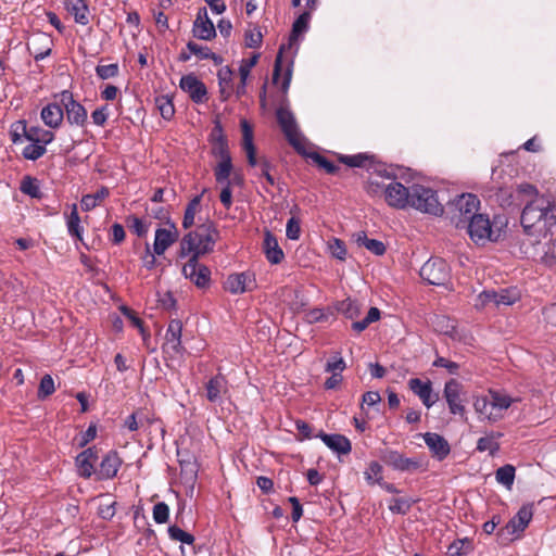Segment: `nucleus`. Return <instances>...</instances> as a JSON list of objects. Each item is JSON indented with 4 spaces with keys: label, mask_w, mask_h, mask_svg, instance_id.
<instances>
[{
    "label": "nucleus",
    "mask_w": 556,
    "mask_h": 556,
    "mask_svg": "<svg viewBox=\"0 0 556 556\" xmlns=\"http://www.w3.org/2000/svg\"><path fill=\"white\" fill-rule=\"evenodd\" d=\"M311 17V12L305 11L294 21L288 46L282 45L277 53L273 81L276 85H280L283 93L288 91L292 79L293 58L299 48V36L307 31Z\"/></svg>",
    "instance_id": "1"
},
{
    "label": "nucleus",
    "mask_w": 556,
    "mask_h": 556,
    "mask_svg": "<svg viewBox=\"0 0 556 556\" xmlns=\"http://www.w3.org/2000/svg\"><path fill=\"white\" fill-rule=\"evenodd\" d=\"M218 237L219 232L213 222L206 220L198 225L194 230L189 231L180 240L178 257L200 258L213 252Z\"/></svg>",
    "instance_id": "2"
},
{
    "label": "nucleus",
    "mask_w": 556,
    "mask_h": 556,
    "mask_svg": "<svg viewBox=\"0 0 556 556\" xmlns=\"http://www.w3.org/2000/svg\"><path fill=\"white\" fill-rule=\"evenodd\" d=\"M555 224L556 206L545 198H536L528 203L521 213V225L529 235L547 230Z\"/></svg>",
    "instance_id": "3"
},
{
    "label": "nucleus",
    "mask_w": 556,
    "mask_h": 556,
    "mask_svg": "<svg viewBox=\"0 0 556 556\" xmlns=\"http://www.w3.org/2000/svg\"><path fill=\"white\" fill-rule=\"evenodd\" d=\"M480 200L473 193L457 195L448 204V216L451 223L458 229L465 228L466 224L478 213Z\"/></svg>",
    "instance_id": "4"
},
{
    "label": "nucleus",
    "mask_w": 556,
    "mask_h": 556,
    "mask_svg": "<svg viewBox=\"0 0 556 556\" xmlns=\"http://www.w3.org/2000/svg\"><path fill=\"white\" fill-rule=\"evenodd\" d=\"M410 192L409 207L434 216L443 214L444 207L438 199L437 191L422 185H413Z\"/></svg>",
    "instance_id": "5"
},
{
    "label": "nucleus",
    "mask_w": 556,
    "mask_h": 556,
    "mask_svg": "<svg viewBox=\"0 0 556 556\" xmlns=\"http://www.w3.org/2000/svg\"><path fill=\"white\" fill-rule=\"evenodd\" d=\"M464 229L467 230L469 238L479 245L496 241L500 237V229L493 226L489 215L482 213H477Z\"/></svg>",
    "instance_id": "6"
},
{
    "label": "nucleus",
    "mask_w": 556,
    "mask_h": 556,
    "mask_svg": "<svg viewBox=\"0 0 556 556\" xmlns=\"http://www.w3.org/2000/svg\"><path fill=\"white\" fill-rule=\"evenodd\" d=\"M277 122L288 142L301 154H305L304 139L299 130L295 117L287 105L276 111Z\"/></svg>",
    "instance_id": "7"
},
{
    "label": "nucleus",
    "mask_w": 556,
    "mask_h": 556,
    "mask_svg": "<svg viewBox=\"0 0 556 556\" xmlns=\"http://www.w3.org/2000/svg\"><path fill=\"white\" fill-rule=\"evenodd\" d=\"M55 97L59 98L63 106L67 123L76 127H85L88 121L87 110L81 103L74 99L73 92L63 90Z\"/></svg>",
    "instance_id": "8"
},
{
    "label": "nucleus",
    "mask_w": 556,
    "mask_h": 556,
    "mask_svg": "<svg viewBox=\"0 0 556 556\" xmlns=\"http://www.w3.org/2000/svg\"><path fill=\"white\" fill-rule=\"evenodd\" d=\"M419 275L429 285L443 286L451 277V269L443 258L431 257L421 266Z\"/></svg>",
    "instance_id": "9"
},
{
    "label": "nucleus",
    "mask_w": 556,
    "mask_h": 556,
    "mask_svg": "<svg viewBox=\"0 0 556 556\" xmlns=\"http://www.w3.org/2000/svg\"><path fill=\"white\" fill-rule=\"evenodd\" d=\"M381 460L397 471H417L422 470L424 462L418 457H405L402 453L395 450H384L380 456Z\"/></svg>",
    "instance_id": "10"
},
{
    "label": "nucleus",
    "mask_w": 556,
    "mask_h": 556,
    "mask_svg": "<svg viewBox=\"0 0 556 556\" xmlns=\"http://www.w3.org/2000/svg\"><path fill=\"white\" fill-rule=\"evenodd\" d=\"M519 298V292L516 289L484 290L479 294L476 306L484 307L491 304L495 307L509 306L516 303Z\"/></svg>",
    "instance_id": "11"
},
{
    "label": "nucleus",
    "mask_w": 556,
    "mask_h": 556,
    "mask_svg": "<svg viewBox=\"0 0 556 556\" xmlns=\"http://www.w3.org/2000/svg\"><path fill=\"white\" fill-rule=\"evenodd\" d=\"M383 194L389 206L397 210L409 207L410 187H405L403 184L392 180L383 187Z\"/></svg>",
    "instance_id": "12"
},
{
    "label": "nucleus",
    "mask_w": 556,
    "mask_h": 556,
    "mask_svg": "<svg viewBox=\"0 0 556 556\" xmlns=\"http://www.w3.org/2000/svg\"><path fill=\"white\" fill-rule=\"evenodd\" d=\"M181 334L182 323L179 319H172L166 329L163 352L170 356L182 355L186 350L181 344Z\"/></svg>",
    "instance_id": "13"
},
{
    "label": "nucleus",
    "mask_w": 556,
    "mask_h": 556,
    "mask_svg": "<svg viewBox=\"0 0 556 556\" xmlns=\"http://www.w3.org/2000/svg\"><path fill=\"white\" fill-rule=\"evenodd\" d=\"M182 275L198 288H205L211 281V270L207 266L199 264V258L190 257L182 266Z\"/></svg>",
    "instance_id": "14"
},
{
    "label": "nucleus",
    "mask_w": 556,
    "mask_h": 556,
    "mask_svg": "<svg viewBox=\"0 0 556 556\" xmlns=\"http://www.w3.org/2000/svg\"><path fill=\"white\" fill-rule=\"evenodd\" d=\"M179 87L194 103L199 104L207 100V89L205 85L193 74L182 76L179 81Z\"/></svg>",
    "instance_id": "15"
},
{
    "label": "nucleus",
    "mask_w": 556,
    "mask_h": 556,
    "mask_svg": "<svg viewBox=\"0 0 556 556\" xmlns=\"http://www.w3.org/2000/svg\"><path fill=\"white\" fill-rule=\"evenodd\" d=\"M463 386L456 379H450L444 384L443 395L447 402L450 413L453 415L465 414V406L460 399Z\"/></svg>",
    "instance_id": "16"
},
{
    "label": "nucleus",
    "mask_w": 556,
    "mask_h": 556,
    "mask_svg": "<svg viewBox=\"0 0 556 556\" xmlns=\"http://www.w3.org/2000/svg\"><path fill=\"white\" fill-rule=\"evenodd\" d=\"M225 290L231 294H241L255 288L254 275L248 271L231 274L224 283Z\"/></svg>",
    "instance_id": "17"
},
{
    "label": "nucleus",
    "mask_w": 556,
    "mask_h": 556,
    "mask_svg": "<svg viewBox=\"0 0 556 556\" xmlns=\"http://www.w3.org/2000/svg\"><path fill=\"white\" fill-rule=\"evenodd\" d=\"M179 232L173 223H168L167 227L157 228L153 242V251L156 255H162L165 251L177 241Z\"/></svg>",
    "instance_id": "18"
},
{
    "label": "nucleus",
    "mask_w": 556,
    "mask_h": 556,
    "mask_svg": "<svg viewBox=\"0 0 556 556\" xmlns=\"http://www.w3.org/2000/svg\"><path fill=\"white\" fill-rule=\"evenodd\" d=\"M192 34L201 40H211L216 36V29L207 15L206 8H200L193 22Z\"/></svg>",
    "instance_id": "19"
},
{
    "label": "nucleus",
    "mask_w": 556,
    "mask_h": 556,
    "mask_svg": "<svg viewBox=\"0 0 556 556\" xmlns=\"http://www.w3.org/2000/svg\"><path fill=\"white\" fill-rule=\"evenodd\" d=\"M205 396L208 402L220 404L228 394V381L222 374H217L205 383Z\"/></svg>",
    "instance_id": "20"
},
{
    "label": "nucleus",
    "mask_w": 556,
    "mask_h": 556,
    "mask_svg": "<svg viewBox=\"0 0 556 556\" xmlns=\"http://www.w3.org/2000/svg\"><path fill=\"white\" fill-rule=\"evenodd\" d=\"M473 408L480 420L496 422L503 418V414H498L493 405L490 392L488 395L477 396L473 401Z\"/></svg>",
    "instance_id": "21"
},
{
    "label": "nucleus",
    "mask_w": 556,
    "mask_h": 556,
    "mask_svg": "<svg viewBox=\"0 0 556 556\" xmlns=\"http://www.w3.org/2000/svg\"><path fill=\"white\" fill-rule=\"evenodd\" d=\"M409 389L420 399L422 404L430 408L435 404L439 396L433 393L432 383L430 380H421L419 378H412L408 381Z\"/></svg>",
    "instance_id": "22"
},
{
    "label": "nucleus",
    "mask_w": 556,
    "mask_h": 556,
    "mask_svg": "<svg viewBox=\"0 0 556 556\" xmlns=\"http://www.w3.org/2000/svg\"><path fill=\"white\" fill-rule=\"evenodd\" d=\"M97 459L98 452L94 446L80 452L75 459L78 475L85 479H89L93 473H96L94 463Z\"/></svg>",
    "instance_id": "23"
},
{
    "label": "nucleus",
    "mask_w": 556,
    "mask_h": 556,
    "mask_svg": "<svg viewBox=\"0 0 556 556\" xmlns=\"http://www.w3.org/2000/svg\"><path fill=\"white\" fill-rule=\"evenodd\" d=\"M422 438L432 456L438 460H443L448 456L451 447L444 437L434 432H426Z\"/></svg>",
    "instance_id": "24"
},
{
    "label": "nucleus",
    "mask_w": 556,
    "mask_h": 556,
    "mask_svg": "<svg viewBox=\"0 0 556 556\" xmlns=\"http://www.w3.org/2000/svg\"><path fill=\"white\" fill-rule=\"evenodd\" d=\"M122 459L116 451H110L101 460L100 468L96 472L99 480H108L116 477L121 466Z\"/></svg>",
    "instance_id": "25"
},
{
    "label": "nucleus",
    "mask_w": 556,
    "mask_h": 556,
    "mask_svg": "<svg viewBox=\"0 0 556 556\" xmlns=\"http://www.w3.org/2000/svg\"><path fill=\"white\" fill-rule=\"evenodd\" d=\"M18 127L22 128L24 137L30 142H36L46 147L54 140V134L50 130L35 126L27 127L26 122H18Z\"/></svg>",
    "instance_id": "26"
},
{
    "label": "nucleus",
    "mask_w": 556,
    "mask_h": 556,
    "mask_svg": "<svg viewBox=\"0 0 556 556\" xmlns=\"http://www.w3.org/2000/svg\"><path fill=\"white\" fill-rule=\"evenodd\" d=\"M263 250L270 264H280L285 258V253L279 247L277 238L270 231L265 232Z\"/></svg>",
    "instance_id": "27"
},
{
    "label": "nucleus",
    "mask_w": 556,
    "mask_h": 556,
    "mask_svg": "<svg viewBox=\"0 0 556 556\" xmlns=\"http://www.w3.org/2000/svg\"><path fill=\"white\" fill-rule=\"evenodd\" d=\"M65 8L74 17L77 24L86 26L89 24V7L87 0H64Z\"/></svg>",
    "instance_id": "28"
},
{
    "label": "nucleus",
    "mask_w": 556,
    "mask_h": 556,
    "mask_svg": "<svg viewBox=\"0 0 556 556\" xmlns=\"http://www.w3.org/2000/svg\"><path fill=\"white\" fill-rule=\"evenodd\" d=\"M319 438L332 452L339 455H346L352 450L351 442L345 435L320 433Z\"/></svg>",
    "instance_id": "29"
},
{
    "label": "nucleus",
    "mask_w": 556,
    "mask_h": 556,
    "mask_svg": "<svg viewBox=\"0 0 556 556\" xmlns=\"http://www.w3.org/2000/svg\"><path fill=\"white\" fill-rule=\"evenodd\" d=\"M40 117L46 126L59 128L64 118L63 106L58 103H49L42 108Z\"/></svg>",
    "instance_id": "30"
},
{
    "label": "nucleus",
    "mask_w": 556,
    "mask_h": 556,
    "mask_svg": "<svg viewBox=\"0 0 556 556\" xmlns=\"http://www.w3.org/2000/svg\"><path fill=\"white\" fill-rule=\"evenodd\" d=\"M242 128V148L247 154L248 163L250 166L258 164L256 159V149L253 143V130L245 119L241 121Z\"/></svg>",
    "instance_id": "31"
},
{
    "label": "nucleus",
    "mask_w": 556,
    "mask_h": 556,
    "mask_svg": "<svg viewBox=\"0 0 556 556\" xmlns=\"http://www.w3.org/2000/svg\"><path fill=\"white\" fill-rule=\"evenodd\" d=\"M532 516V508L522 506L506 525L507 531L511 534L522 532L528 527Z\"/></svg>",
    "instance_id": "32"
},
{
    "label": "nucleus",
    "mask_w": 556,
    "mask_h": 556,
    "mask_svg": "<svg viewBox=\"0 0 556 556\" xmlns=\"http://www.w3.org/2000/svg\"><path fill=\"white\" fill-rule=\"evenodd\" d=\"M503 437L501 432H490L485 437H482L477 442V451L489 452L491 456H494L500 450L498 439Z\"/></svg>",
    "instance_id": "33"
},
{
    "label": "nucleus",
    "mask_w": 556,
    "mask_h": 556,
    "mask_svg": "<svg viewBox=\"0 0 556 556\" xmlns=\"http://www.w3.org/2000/svg\"><path fill=\"white\" fill-rule=\"evenodd\" d=\"M67 232L71 237L83 241V227L80 226V217L77 211V204L72 205V211L66 217Z\"/></svg>",
    "instance_id": "34"
},
{
    "label": "nucleus",
    "mask_w": 556,
    "mask_h": 556,
    "mask_svg": "<svg viewBox=\"0 0 556 556\" xmlns=\"http://www.w3.org/2000/svg\"><path fill=\"white\" fill-rule=\"evenodd\" d=\"M356 242L359 247L366 248L375 255L380 256L386 252V245L382 241L368 238L364 231H361L356 235Z\"/></svg>",
    "instance_id": "35"
},
{
    "label": "nucleus",
    "mask_w": 556,
    "mask_h": 556,
    "mask_svg": "<svg viewBox=\"0 0 556 556\" xmlns=\"http://www.w3.org/2000/svg\"><path fill=\"white\" fill-rule=\"evenodd\" d=\"M232 170L231 156H226L224 160H219L214 168V176L218 184H232L230 175Z\"/></svg>",
    "instance_id": "36"
},
{
    "label": "nucleus",
    "mask_w": 556,
    "mask_h": 556,
    "mask_svg": "<svg viewBox=\"0 0 556 556\" xmlns=\"http://www.w3.org/2000/svg\"><path fill=\"white\" fill-rule=\"evenodd\" d=\"M336 309L338 313L351 320L356 319L361 314V305L357 303V301L350 298L338 302Z\"/></svg>",
    "instance_id": "37"
},
{
    "label": "nucleus",
    "mask_w": 556,
    "mask_h": 556,
    "mask_svg": "<svg viewBox=\"0 0 556 556\" xmlns=\"http://www.w3.org/2000/svg\"><path fill=\"white\" fill-rule=\"evenodd\" d=\"M473 545L470 539L464 538L452 542L447 547V554L450 556H464L471 553Z\"/></svg>",
    "instance_id": "38"
},
{
    "label": "nucleus",
    "mask_w": 556,
    "mask_h": 556,
    "mask_svg": "<svg viewBox=\"0 0 556 556\" xmlns=\"http://www.w3.org/2000/svg\"><path fill=\"white\" fill-rule=\"evenodd\" d=\"M490 395L493 400V405L495 406L498 414H503L514 403V399L506 393L496 390H489Z\"/></svg>",
    "instance_id": "39"
},
{
    "label": "nucleus",
    "mask_w": 556,
    "mask_h": 556,
    "mask_svg": "<svg viewBox=\"0 0 556 556\" xmlns=\"http://www.w3.org/2000/svg\"><path fill=\"white\" fill-rule=\"evenodd\" d=\"M200 205H201V195L194 197L188 203V205L185 210L184 218H182V227L185 229H188L194 225L195 214L199 211Z\"/></svg>",
    "instance_id": "40"
},
{
    "label": "nucleus",
    "mask_w": 556,
    "mask_h": 556,
    "mask_svg": "<svg viewBox=\"0 0 556 556\" xmlns=\"http://www.w3.org/2000/svg\"><path fill=\"white\" fill-rule=\"evenodd\" d=\"M20 190L24 194H27L34 199H41L42 197L38 180L30 176H26L22 179Z\"/></svg>",
    "instance_id": "41"
},
{
    "label": "nucleus",
    "mask_w": 556,
    "mask_h": 556,
    "mask_svg": "<svg viewBox=\"0 0 556 556\" xmlns=\"http://www.w3.org/2000/svg\"><path fill=\"white\" fill-rule=\"evenodd\" d=\"M380 311L377 307H370L366 317L362 320H356L352 323V329L361 333L364 331L370 324L378 321L380 319Z\"/></svg>",
    "instance_id": "42"
},
{
    "label": "nucleus",
    "mask_w": 556,
    "mask_h": 556,
    "mask_svg": "<svg viewBox=\"0 0 556 556\" xmlns=\"http://www.w3.org/2000/svg\"><path fill=\"white\" fill-rule=\"evenodd\" d=\"M516 469L513 465H504L495 472L496 481L510 489L515 480Z\"/></svg>",
    "instance_id": "43"
},
{
    "label": "nucleus",
    "mask_w": 556,
    "mask_h": 556,
    "mask_svg": "<svg viewBox=\"0 0 556 556\" xmlns=\"http://www.w3.org/2000/svg\"><path fill=\"white\" fill-rule=\"evenodd\" d=\"M218 85L220 93L229 96L231 91L232 71L229 66H223L217 72Z\"/></svg>",
    "instance_id": "44"
},
{
    "label": "nucleus",
    "mask_w": 556,
    "mask_h": 556,
    "mask_svg": "<svg viewBox=\"0 0 556 556\" xmlns=\"http://www.w3.org/2000/svg\"><path fill=\"white\" fill-rule=\"evenodd\" d=\"M156 108L161 116L169 121L175 114V108L172 99L168 96H160L155 98Z\"/></svg>",
    "instance_id": "45"
},
{
    "label": "nucleus",
    "mask_w": 556,
    "mask_h": 556,
    "mask_svg": "<svg viewBox=\"0 0 556 556\" xmlns=\"http://www.w3.org/2000/svg\"><path fill=\"white\" fill-rule=\"evenodd\" d=\"M368 484H379L382 480V466L378 462H370L364 471Z\"/></svg>",
    "instance_id": "46"
},
{
    "label": "nucleus",
    "mask_w": 556,
    "mask_h": 556,
    "mask_svg": "<svg viewBox=\"0 0 556 556\" xmlns=\"http://www.w3.org/2000/svg\"><path fill=\"white\" fill-rule=\"evenodd\" d=\"M369 160L366 153H358L354 155H339V161L349 167H364Z\"/></svg>",
    "instance_id": "47"
},
{
    "label": "nucleus",
    "mask_w": 556,
    "mask_h": 556,
    "mask_svg": "<svg viewBox=\"0 0 556 556\" xmlns=\"http://www.w3.org/2000/svg\"><path fill=\"white\" fill-rule=\"evenodd\" d=\"M328 250L332 257L339 261H345L348 251L342 240L338 238H331L328 241Z\"/></svg>",
    "instance_id": "48"
},
{
    "label": "nucleus",
    "mask_w": 556,
    "mask_h": 556,
    "mask_svg": "<svg viewBox=\"0 0 556 556\" xmlns=\"http://www.w3.org/2000/svg\"><path fill=\"white\" fill-rule=\"evenodd\" d=\"M168 536L173 541L181 542L184 544H193L194 536L177 526H169L167 529Z\"/></svg>",
    "instance_id": "49"
},
{
    "label": "nucleus",
    "mask_w": 556,
    "mask_h": 556,
    "mask_svg": "<svg viewBox=\"0 0 556 556\" xmlns=\"http://www.w3.org/2000/svg\"><path fill=\"white\" fill-rule=\"evenodd\" d=\"M346 364L340 352H336L327 362L325 370L331 374H340L345 369Z\"/></svg>",
    "instance_id": "50"
},
{
    "label": "nucleus",
    "mask_w": 556,
    "mask_h": 556,
    "mask_svg": "<svg viewBox=\"0 0 556 556\" xmlns=\"http://www.w3.org/2000/svg\"><path fill=\"white\" fill-rule=\"evenodd\" d=\"M47 149L43 147V144H39L36 142H30L23 149V156L26 160L36 161L40 159L45 153Z\"/></svg>",
    "instance_id": "51"
},
{
    "label": "nucleus",
    "mask_w": 556,
    "mask_h": 556,
    "mask_svg": "<svg viewBox=\"0 0 556 556\" xmlns=\"http://www.w3.org/2000/svg\"><path fill=\"white\" fill-rule=\"evenodd\" d=\"M118 73H119V66L117 63H112L109 65L99 64L96 67V74L102 80H106V79L116 77L118 75Z\"/></svg>",
    "instance_id": "52"
},
{
    "label": "nucleus",
    "mask_w": 556,
    "mask_h": 556,
    "mask_svg": "<svg viewBox=\"0 0 556 556\" xmlns=\"http://www.w3.org/2000/svg\"><path fill=\"white\" fill-rule=\"evenodd\" d=\"M127 225L129 229L138 237L146 236L149 230L148 224L137 216H129L127 218Z\"/></svg>",
    "instance_id": "53"
},
{
    "label": "nucleus",
    "mask_w": 556,
    "mask_h": 556,
    "mask_svg": "<svg viewBox=\"0 0 556 556\" xmlns=\"http://www.w3.org/2000/svg\"><path fill=\"white\" fill-rule=\"evenodd\" d=\"M308 157L313 160L319 167L324 168L328 174H334L339 167L317 152L308 154Z\"/></svg>",
    "instance_id": "54"
},
{
    "label": "nucleus",
    "mask_w": 556,
    "mask_h": 556,
    "mask_svg": "<svg viewBox=\"0 0 556 556\" xmlns=\"http://www.w3.org/2000/svg\"><path fill=\"white\" fill-rule=\"evenodd\" d=\"M216 129H218L219 136L215 148V154L218 155L220 160H224V157L230 156V153L228 150L227 140L223 135V128L219 122H216Z\"/></svg>",
    "instance_id": "55"
},
{
    "label": "nucleus",
    "mask_w": 556,
    "mask_h": 556,
    "mask_svg": "<svg viewBox=\"0 0 556 556\" xmlns=\"http://www.w3.org/2000/svg\"><path fill=\"white\" fill-rule=\"evenodd\" d=\"M153 519L156 523H165L169 518V507L164 502H159L153 506Z\"/></svg>",
    "instance_id": "56"
},
{
    "label": "nucleus",
    "mask_w": 556,
    "mask_h": 556,
    "mask_svg": "<svg viewBox=\"0 0 556 556\" xmlns=\"http://www.w3.org/2000/svg\"><path fill=\"white\" fill-rule=\"evenodd\" d=\"M55 391L54 381L50 375H45L39 383L38 397L46 399Z\"/></svg>",
    "instance_id": "57"
},
{
    "label": "nucleus",
    "mask_w": 556,
    "mask_h": 556,
    "mask_svg": "<svg viewBox=\"0 0 556 556\" xmlns=\"http://www.w3.org/2000/svg\"><path fill=\"white\" fill-rule=\"evenodd\" d=\"M263 35L258 27L245 31L244 40L248 48L256 49L262 45Z\"/></svg>",
    "instance_id": "58"
},
{
    "label": "nucleus",
    "mask_w": 556,
    "mask_h": 556,
    "mask_svg": "<svg viewBox=\"0 0 556 556\" xmlns=\"http://www.w3.org/2000/svg\"><path fill=\"white\" fill-rule=\"evenodd\" d=\"M412 507L410 501L406 498H392L389 504V509L393 514L405 515Z\"/></svg>",
    "instance_id": "59"
},
{
    "label": "nucleus",
    "mask_w": 556,
    "mask_h": 556,
    "mask_svg": "<svg viewBox=\"0 0 556 556\" xmlns=\"http://www.w3.org/2000/svg\"><path fill=\"white\" fill-rule=\"evenodd\" d=\"M286 236L290 240H299L301 236L300 220L292 216L288 219L286 225Z\"/></svg>",
    "instance_id": "60"
},
{
    "label": "nucleus",
    "mask_w": 556,
    "mask_h": 556,
    "mask_svg": "<svg viewBox=\"0 0 556 556\" xmlns=\"http://www.w3.org/2000/svg\"><path fill=\"white\" fill-rule=\"evenodd\" d=\"M187 50L190 51V53H193L199 60H208L212 51L208 47L201 46L194 41H189L187 43Z\"/></svg>",
    "instance_id": "61"
},
{
    "label": "nucleus",
    "mask_w": 556,
    "mask_h": 556,
    "mask_svg": "<svg viewBox=\"0 0 556 556\" xmlns=\"http://www.w3.org/2000/svg\"><path fill=\"white\" fill-rule=\"evenodd\" d=\"M434 367L445 368L450 374L456 375L459 369V365L455 362H452L445 357L438 356L432 364Z\"/></svg>",
    "instance_id": "62"
},
{
    "label": "nucleus",
    "mask_w": 556,
    "mask_h": 556,
    "mask_svg": "<svg viewBox=\"0 0 556 556\" xmlns=\"http://www.w3.org/2000/svg\"><path fill=\"white\" fill-rule=\"evenodd\" d=\"M92 123L97 126H104L109 118V109L102 105L91 113Z\"/></svg>",
    "instance_id": "63"
},
{
    "label": "nucleus",
    "mask_w": 556,
    "mask_h": 556,
    "mask_svg": "<svg viewBox=\"0 0 556 556\" xmlns=\"http://www.w3.org/2000/svg\"><path fill=\"white\" fill-rule=\"evenodd\" d=\"M97 437V427L96 425H90L84 432H81L78 445L84 447L90 441H92Z\"/></svg>",
    "instance_id": "64"
}]
</instances>
